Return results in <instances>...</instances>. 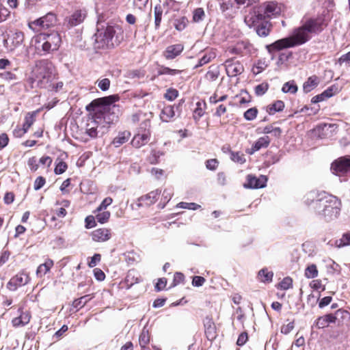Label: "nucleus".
Wrapping results in <instances>:
<instances>
[{"label": "nucleus", "instance_id": "nucleus-64", "mask_svg": "<svg viewBox=\"0 0 350 350\" xmlns=\"http://www.w3.org/2000/svg\"><path fill=\"white\" fill-rule=\"evenodd\" d=\"M218 161L215 159H208L206 161V167L208 170H215L218 166Z\"/></svg>", "mask_w": 350, "mask_h": 350}, {"label": "nucleus", "instance_id": "nucleus-37", "mask_svg": "<svg viewBox=\"0 0 350 350\" xmlns=\"http://www.w3.org/2000/svg\"><path fill=\"white\" fill-rule=\"evenodd\" d=\"M163 14V8L160 4H157L154 8V27L156 29H158L160 27Z\"/></svg>", "mask_w": 350, "mask_h": 350}, {"label": "nucleus", "instance_id": "nucleus-10", "mask_svg": "<svg viewBox=\"0 0 350 350\" xmlns=\"http://www.w3.org/2000/svg\"><path fill=\"white\" fill-rule=\"evenodd\" d=\"M44 33H39L31 38L30 47L33 49L36 53L39 55H45L48 53L47 47L45 45Z\"/></svg>", "mask_w": 350, "mask_h": 350}, {"label": "nucleus", "instance_id": "nucleus-60", "mask_svg": "<svg viewBox=\"0 0 350 350\" xmlns=\"http://www.w3.org/2000/svg\"><path fill=\"white\" fill-rule=\"evenodd\" d=\"M204 115V110L202 107V103L198 102L196 103V108L194 110L193 118L196 120H198Z\"/></svg>", "mask_w": 350, "mask_h": 350}, {"label": "nucleus", "instance_id": "nucleus-15", "mask_svg": "<svg viewBox=\"0 0 350 350\" xmlns=\"http://www.w3.org/2000/svg\"><path fill=\"white\" fill-rule=\"evenodd\" d=\"M267 178L265 176L261 175L258 178L249 174L247 176V182L243 184V187L247 189H259L266 186Z\"/></svg>", "mask_w": 350, "mask_h": 350}, {"label": "nucleus", "instance_id": "nucleus-22", "mask_svg": "<svg viewBox=\"0 0 350 350\" xmlns=\"http://www.w3.org/2000/svg\"><path fill=\"white\" fill-rule=\"evenodd\" d=\"M205 334L208 340H213L216 338V327L211 318L206 317L204 320Z\"/></svg>", "mask_w": 350, "mask_h": 350}, {"label": "nucleus", "instance_id": "nucleus-48", "mask_svg": "<svg viewBox=\"0 0 350 350\" xmlns=\"http://www.w3.org/2000/svg\"><path fill=\"white\" fill-rule=\"evenodd\" d=\"M178 96V91L174 88H169L167 90L164 97L170 101L175 100Z\"/></svg>", "mask_w": 350, "mask_h": 350}, {"label": "nucleus", "instance_id": "nucleus-56", "mask_svg": "<svg viewBox=\"0 0 350 350\" xmlns=\"http://www.w3.org/2000/svg\"><path fill=\"white\" fill-rule=\"evenodd\" d=\"M247 48V44L243 42H238L234 47H233L230 52L234 54L241 55L243 53V49H245Z\"/></svg>", "mask_w": 350, "mask_h": 350}, {"label": "nucleus", "instance_id": "nucleus-59", "mask_svg": "<svg viewBox=\"0 0 350 350\" xmlns=\"http://www.w3.org/2000/svg\"><path fill=\"white\" fill-rule=\"evenodd\" d=\"M10 14V12L9 11V10L7 8H5L3 5L0 3V23H2L7 20Z\"/></svg>", "mask_w": 350, "mask_h": 350}, {"label": "nucleus", "instance_id": "nucleus-50", "mask_svg": "<svg viewBox=\"0 0 350 350\" xmlns=\"http://www.w3.org/2000/svg\"><path fill=\"white\" fill-rule=\"evenodd\" d=\"M269 89V85L266 83H260L255 87V94L257 96H262Z\"/></svg>", "mask_w": 350, "mask_h": 350}, {"label": "nucleus", "instance_id": "nucleus-39", "mask_svg": "<svg viewBox=\"0 0 350 350\" xmlns=\"http://www.w3.org/2000/svg\"><path fill=\"white\" fill-rule=\"evenodd\" d=\"M297 90V85L294 81H289L285 83L282 88V91L284 93L295 94Z\"/></svg>", "mask_w": 350, "mask_h": 350}, {"label": "nucleus", "instance_id": "nucleus-46", "mask_svg": "<svg viewBox=\"0 0 350 350\" xmlns=\"http://www.w3.org/2000/svg\"><path fill=\"white\" fill-rule=\"evenodd\" d=\"M182 71L176 69H171L168 67L162 66L159 70V75H176Z\"/></svg>", "mask_w": 350, "mask_h": 350}, {"label": "nucleus", "instance_id": "nucleus-7", "mask_svg": "<svg viewBox=\"0 0 350 350\" xmlns=\"http://www.w3.org/2000/svg\"><path fill=\"white\" fill-rule=\"evenodd\" d=\"M57 23L56 15L53 12H49L44 16L28 23V27L33 31L38 32L42 29L54 27Z\"/></svg>", "mask_w": 350, "mask_h": 350}, {"label": "nucleus", "instance_id": "nucleus-14", "mask_svg": "<svg viewBox=\"0 0 350 350\" xmlns=\"http://www.w3.org/2000/svg\"><path fill=\"white\" fill-rule=\"evenodd\" d=\"M85 17V11L77 10L70 15L66 17L64 24L68 27H73L83 23Z\"/></svg>", "mask_w": 350, "mask_h": 350}, {"label": "nucleus", "instance_id": "nucleus-63", "mask_svg": "<svg viewBox=\"0 0 350 350\" xmlns=\"http://www.w3.org/2000/svg\"><path fill=\"white\" fill-rule=\"evenodd\" d=\"M294 327V321L290 322L286 325H283L281 327L280 332L283 334H288L293 329Z\"/></svg>", "mask_w": 350, "mask_h": 350}, {"label": "nucleus", "instance_id": "nucleus-24", "mask_svg": "<svg viewBox=\"0 0 350 350\" xmlns=\"http://www.w3.org/2000/svg\"><path fill=\"white\" fill-rule=\"evenodd\" d=\"M131 133L129 131L119 132L118 135L113 138L112 144L114 145V146L116 148L120 147L122 144L127 142L131 138Z\"/></svg>", "mask_w": 350, "mask_h": 350}, {"label": "nucleus", "instance_id": "nucleus-30", "mask_svg": "<svg viewBox=\"0 0 350 350\" xmlns=\"http://www.w3.org/2000/svg\"><path fill=\"white\" fill-rule=\"evenodd\" d=\"M53 266V261L51 259H47L44 263L39 265L37 269L36 274L38 277H42L46 274Z\"/></svg>", "mask_w": 350, "mask_h": 350}, {"label": "nucleus", "instance_id": "nucleus-55", "mask_svg": "<svg viewBox=\"0 0 350 350\" xmlns=\"http://www.w3.org/2000/svg\"><path fill=\"white\" fill-rule=\"evenodd\" d=\"M280 287L282 290H288L293 286V280L290 277L284 278L280 283Z\"/></svg>", "mask_w": 350, "mask_h": 350}, {"label": "nucleus", "instance_id": "nucleus-43", "mask_svg": "<svg viewBox=\"0 0 350 350\" xmlns=\"http://www.w3.org/2000/svg\"><path fill=\"white\" fill-rule=\"evenodd\" d=\"M205 17V12L202 8H198L194 10L193 12V21L195 23H199L204 20Z\"/></svg>", "mask_w": 350, "mask_h": 350}, {"label": "nucleus", "instance_id": "nucleus-38", "mask_svg": "<svg viewBox=\"0 0 350 350\" xmlns=\"http://www.w3.org/2000/svg\"><path fill=\"white\" fill-rule=\"evenodd\" d=\"M334 319H336V323H340L344 320H347L350 319V314L348 311L345 310L339 309L336 310V312L333 314Z\"/></svg>", "mask_w": 350, "mask_h": 350}, {"label": "nucleus", "instance_id": "nucleus-41", "mask_svg": "<svg viewBox=\"0 0 350 350\" xmlns=\"http://www.w3.org/2000/svg\"><path fill=\"white\" fill-rule=\"evenodd\" d=\"M308 279L314 278L318 275V270L316 265L312 264L306 267L304 273Z\"/></svg>", "mask_w": 350, "mask_h": 350}, {"label": "nucleus", "instance_id": "nucleus-54", "mask_svg": "<svg viewBox=\"0 0 350 350\" xmlns=\"http://www.w3.org/2000/svg\"><path fill=\"white\" fill-rule=\"evenodd\" d=\"M235 3V0H221L220 3V9L222 12H226V10L232 8Z\"/></svg>", "mask_w": 350, "mask_h": 350}, {"label": "nucleus", "instance_id": "nucleus-31", "mask_svg": "<svg viewBox=\"0 0 350 350\" xmlns=\"http://www.w3.org/2000/svg\"><path fill=\"white\" fill-rule=\"evenodd\" d=\"M219 70L218 66H211L206 73L204 78L210 82L215 81L219 76Z\"/></svg>", "mask_w": 350, "mask_h": 350}, {"label": "nucleus", "instance_id": "nucleus-25", "mask_svg": "<svg viewBox=\"0 0 350 350\" xmlns=\"http://www.w3.org/2000/svg\"><path fill=\"white\" fill-rule=\"evenodd\" d=\"M216 57V53L213 49L206 50L202 57L199 59L198 63L195 66V68L207 64Z\"/></svg>", "mask_w": 350, "mask_h": 350}, {"label": "nucleus", "instance_id": "nucleus-32", "mask_svg": "<svg viewBox=\"0 0 350 350\" xmlns=\"http://www.w3.org/2000/svg\"><path fill=\"white\" fill-rule=\"evenodd\" d=\"M319 79L317 76L313 75L310 77L308 80L304 83L303 89L306 93L310 92L315 88L319 84Z\"/></svg>", "mask_w": 350, "mask_h": 350}, {"label": "nucleus", "instance_id": "nucleus-35", "mask_svg": "<svg viewBox=\"0 0 350 350\" xmlns=\"http://www.w3.org/2000/svg\"><path fill=\"white\" fill-rule=\"evenodd\" d=\"M271 23L268 21L261 23L256 27V33L259 36L266 37L269 34L271 29Z\"/></svg>", "mask_w": 350, "mask_h": 350}, {"label": "nucleus", "instance_id": "nucleus-1", "mask_svg": "<svg viewBox=\"0 0 350 350\" xmlns=\"http://www.w3.org/2000/svg\"><path fill=\"white\" fill-rule=\"evenodd\" d=\"M119 100L120 96L113 94L94 99L86 106L87 111L93 112L86 124V133L90 137L98 136V129L100 126L105 127L118 120L120 109L116 103Z\"/></svg>", "mask_w": 350, "mask_h": 350}, {"label": "nucleus", "instance_id": "nucleus-57", "mask_svg": "<svg viewBox=\"0 0 350 350\" xmlns=\"http://www.w3.org/2000/svg\"><path fill=\"white\" fill-rule=\"evenodd\" d=\"M67 164L62 161H59L55 167L54 172L55 174H63L67 169Z\"/></svg>", "mask_w": 350, "mask_h": 350}, {"label": "nucleus", "instance_id": "nucleus-12", "mask_svg": "<svg viewBox=\"0 0 350 350\" xmlns=\"http://www.w3.org/2000/svg\"><path fill=\"white\" fill-rule=\"evenodd\" d=\"M30 280L29 276L25 272H21L13 276L7 284V288L10 291H14L18 288L25 286Z\"/></svg>", "mask_w": 350, "mask_h": 350}, {"label": "nucleus", "instance_id": "nucleus-40", "mask_svg": "<svg viewBox=\"0 0 350 350\" xmlns=\"http://www.w3.org/2000/svg\"><path fill=\"white\" fill-rule=\"evenodd\" d=\"M350 245V232L343 234L341 239L335 241V246L341 247Z\"/></svg>", "mask_w": 350, "mask_h": 350}, {"label": "nucleus", "instance_id": "nucleus-42", "mask_svg": "<svg viewBox=\"0 0 350 350\" xmlns=\"http://www.w3.org/2000/svg\"><path fill=\"white\" fill-rule=\"evenodd\" d=\"M230 159L239 164H243L246 161L243 153L234 151H230Z\"/></svg>", "mask_w": 350, "mask_h": 350}, {"label": "nucleus", "instance_id": "nucleus-52", "mask_svg": "<svg viewBox=\"0 0 350 350\" xmlns=\"http://www.w3.org/2000/svg\"><path fill=\"white\" fill-rule=\"evenodd\" d=\"M61 204L64 206V207H61L58 209L56 210V212H55V215L59 217H64L67 214V212L65 209L64 207H67L69 206L70 204V202L68 200H64Z\"/></svg>", "mask_w": 350, "mask_h": 350}, {"label": "nucleus", "instance_id": "nucleus-34", "mask_svg": "<svg viewBox=\"0 0 350 350\" xmlns=\"http://www.w3.org/2000/svg\"><path fill=\"white\" fill-rule=\"evenodd\" d=\"M273 277V273L268 271L267 268L262 269L258 271V278L262 282L270 283L272 282Z\"/></svg>", "mask_w": 350, "mask_h": 350}, {"label": "nucleus", "instance_id": "nucleus-18", "mask_svg": "<svg viewBox=\"0 0 350 350\" xmlns=\"http://www.w3.org/2000/svg\"><path fill=\"white\" fill-rule=\"evenodd\" d=\"M91 237L94 241L105 242L111 239V231L105 228H98L91 232Z\"/></svg>", "mask_w": 350, "mask_h": 350}, {"label": "nucleus", "instance_id": "nucleus-16", "mask_svg": "<svg viewBox=\"0 0 350 350\" xmlns=\"http://www.w3.org/2000/svg\"><path fill=\"white\" fill-rule=\"evenodd\" d=\"M226 74L229 77H236L241 75L243 70V66L239 61L228 59L224 64Z\"/></svg>", "mask_w": 350, "mask_h": 350}, {"label": "nucleus", "instance_id": "nucleus-58", "mask_svg": "<svg viewBox=\"0 0 350 350\" xmlns=\"http://www.w3.org/2000/svg\"><path fill=\"white\" fill-rule=\"evenodd\" d=\"M97 85H98V87L102 91H107V90H109V86H110V80L107 78H105L101 80H98Z\"/></svg>", "mask_w": 350, "mask_h": 350}, {"label": "nucleus", "instance_id": "nucleus-62", "mask_svg": "<svg viewBox=\"0 0 350 350\" xmlns=\"http://www.w3.org/2000/svg\"><path fill=\"white\" fill-rule=\"evenodd\" d=\"M113 202V200L110 197L105 198L99 205V206L96 208V211H102L107 208Z\"/></svg>", "mask_w": 350, "mask_h": 350}, {"label": "nucleus", "instance_id": "nucleus-61", "mask_svg": "<svg viewBox=\"0 0 350 350\" xmlns=\"http://www.w3.org/2000/svg\"><path fill=\"white\" fill-rule=\"evenodd\" d=\"M0 78L7 81H12L17 79L16 75L12 72H4L1 73Z\"/></svg>", "mask_w": 350, "mask_h": 350}, {"label": "nucleus", "instance_id": "nucleus-23", "mask_svg": "<svg viewBox=\"0 0 350 350\" xmlns=\"http://www.w3.org/2000/svg\"><path fill=\"white\" fill-rule=\"evenodd\" d=\"M18 312L20 313L19 317H17L12 319V323L13 326H24L29 323L31 319V315L29 312L27 311L23 312L22 308L18 309Z\"/></svg>", "mask_w": 350, "mask_h": 350}, {"label": "nucleus", "instance_id": "nucleus-6", "mask_svg": "<svg viewBox=\"0 0 350 350\" xmlns=\"http://www.w3.org/2000/svg\"><path fill=\"white\" fill-rule=\"evenodd\" d=\"M329 20L328 11L324 10L321 14L306 19L303 24L311 35L317 34L327 26Z\"/></svg>", "mask_w": 350, "mask_h": 350}, {"label": "nucleus", "instance_id": "nucleus-28", "mask_svg": "<svg viewBox=\"0 0 350 350\" xmlns=\"http://www.w3.org/2000/svg\"><path fill=\"white\" fill-rule=\"evenodd\" d=\"M336 128L337 126L335 124H322L317 126L314 131L321 138H324L329 132L334 131Z\"/></svg>", "mask_w": 350, "mask_h": 350}, {"label": "nucleus", "instance_id": "nucleus-29", "mask_svg": "<svg viewBox=\"0 0 350 350\" xmlns=\"http://www.w3.org/2000/svg\"><path fill=\"white\" fill-rule=\"evenodd\" d=\"M174 108V105H167L164 107L160 114L161 120L163 122H168L175 116Z\"/></svg>", "mask_w": 350, "mask_h": 350}, {"label": "nucleus", "instance_id": "nucleus-20", "mask_svg": "<svg viewBox=\"0 0 350 350\" xmlns=\"http://www.w3.org/2000/svg\"><path fill=\"white\" fill-rule=\"evenodd\" d=\"M161 191L159 189H156L154 191H150L148 194L145 196H141L139 199V206H150L154 204L160 195Z\"/></svg>", "mask_w": 350, "mask_h": 350}, {"label": "nucleus", "instance_id": "nucleus-45", "mask_svg": "<svg viewBox=\"0 0 350 350\" xmlns=\"http://www.w3.org/2000/svg\"><path fill=\"white\" fill-rule=\"evenodd\" d=\"M258 114V109L256 107H252L245 111L243 117L246 120L252 121L254 120Z\"/></svg>", "mask_w": 350, "mask_h": 350}, {"label": "nucleus", "instance_id": "nucleus-13", "mask_svg": "<svg viewBox=\"0 0 350 350\" xmlns=\"http://www.w3.org/2000/svg\"><path fill=\"white\" fill-rule=\"evenodd\" d=\"M264 19L276 17L281 13L280 6L275 2H267L259 8Z\"/></svg>", "mask_w": 350, "mask_h": 350}, {"label": "nucleus", "instance_id": "nucleus-11", "mask_svg": "<svg viewBox=\"0 0 350 350\" xmlns=\"http://www.w3.org/2000/svg\"><path fill=\"white\" fill-rule=\"evenodd\" d=\"M331 168L338 176L350 173V157H341L336 160L332 164Z\"/></svg>", "mask_w": 350, "mask_h": 350}, {"label": "nucleus", "instance_id": "nucleus-36", "mask_svg": "<svg viewBox=\"0 0 350 350\" xmlns=\"http://www.w3.org/2000/svg\"><path fill=\"white\" fill-rule=\"evenodd\" d=\"M284 108V103L282 100H277L274 103L269 105L267 107V111L270 115L274 114L275 112L282 111Z\"/></svg>", "mask_w": 350, "mask_h": 350}, {"label": "nucleus", "instance_id": "nucleus-2", "mask_svg": "<svg viewBox=\"0 0 350 350\" xmlns=\"http://www.w3.org/2000/svg\"><path fill=\"white\" fill-rule=\"evenodd\" d=\"M303 202L326 221L337 219L340 213V200L325 191H310L304 196Z\"/></svg>", "mask_w": 350, "mask_h": 350}, {"label": "nucleus", "instance_id": "nucleus-27", "mask_svg": "<svg viewBox=\"0 0 350 350\" xmlns=\"http://www.w3.org/2000/svg\"><path fill=\"white\" fill-rule=\"evenodd\" d=\"M270 144V139L268 136H263L258 139V140L254 144L249 154H252L255 152L260 150L262 148H267Z\"/></svg>", "mask_w": 350, "mask_h": 350}, {"label": "nucleus", "instance_id": "nucleus-19", "mask_svg": "<svg viewBox=\"0 0 350 350\" xmlns=\"http://www.w3.org/2000/svg\"><path fill=\"white\" fill-rule=\"evenodd\" d=\"M184 49L181 44L168 46L163 52V56L167 59H173L178 56Z\"/></svg>", "mask_w": 350, "mask_h": 350}, {"label": "nucleus", "instance_id": "nucleus-5", "mask_svg": "<svg viewBox=\"0 0 350 350\" xmlns=\"http://www.w3.org/2000/svg\"><path fill=\"white\" fill-rule=\"evenodd\" d=\"M94 36L96 48L110 49L122 42L123 31L118 25H107L105 29H98Z\"/></svg>", "mask_w": 350, "mask_h": 350}, {"label": "nucleus", "instance_id": "nucleus-8", "mask_svg": "<svg viewBox=\"0 0 350 350\" xmlns=\"http://www.w3.org/2000/svg\"><path fill=\"white\" fill-rule=\"evenodd\" d=\"M24 40V34L22 31H17L4 37L3 45L5 48L10 51H14L16 48L21 46Z\"/></svg>", "mask_w": 350, "mask_h": 350}, {"label": "nucleus", "instance_id": "nucleus-44", "mask_svg": "<svg viewBox=\"0 0 350 350\" xmlns=\"http://www.w3.org/2000/svg\"><path fill=\"white\" fill-rule=\"evenodd\" d=\"M98 213L96 215L95 218L98 221V222L100 224H105L107 221H108L111 213L109 211H98Z\"/></svg>", "mask_w": 350, "mask_h": 350}, {"label": "nucleus", "instance_id": "nucleus-9", "mask_svg": "<svg viewBox=\"0 0 350 350\" xmlns=\"http://www.w3.org/2000/svg\"><path fill=\"white\" fill-rule=\"evenodd\" d=\"M44 40L48 53L57 51L62 43L61 36L57 31H52L49 33H44Z\"/></svg>", "mask_w": 350, "mask_h": 350}, {"label": "nucleus", "instance_id": "nucleus-49", "mask_svg": "<svg viewBox=\"0 0 350 350\" xmlns=\"http://www.w3.org/2000/svg\"><path fill=\"white\" fill-rule=\"evenodd\" d=\"M88 300V295L83 296L74 300L72 302V306L76 308H81L85 305Z\"/></svg>", "mask_w": 350, "mask_h": 350}, {"label": "nucleus", "instance_id": "nucleus-47", "mask_svg": "<svg viewBox=\"0 0 350 350\" xmlns=\"http://www.w3.org/2000/svg\"><path fill=\"white\" fill-rule=\"evenodd\" d=\"M187 22L188 21L186 17H181L175 20L174 27L177 30L182 31L186 27Z\"/></svg>", "mask_w": 350, "mask_h": 350}, {"label": "nucleus", "instance_id": "nucleus-3", "mask_svg": "<svg viewBox=\"0 0 350 350\" xmlns=\"http://www.w3.org/2000/svg\"><path fill=\"white\" fill-rule=\"evenodd\" d=\"M55 76L56 72L53 64L46 59H42L36 63L29 81L32 88H48L51 87Z\"/></svg>", "mask_w": 350, "mask_h": 350}, {"label": "nucleus", "instance_id": "nucleus-4", "mask_svg": "<svg viewBox=\"0 0 350 350\" xmlns=\"http://www.w3.org/2000/svg\"><path fill=\"white\" fill-rule=\"evenodd\" d=\"M310 38V33L305 27V25L302 24L301 27L295 29L290 36L278 40L267 45V49L269 53H273L284 49L301 45L308 42Z\"/></svg>", "mask_w": 350, "mask_h": 350}, {"label": "nucleus", "instance_id": "nucleus-53", "mask_svg": "<svg viewBox=\"0 0 350 350\" xmlns=\"http://www.w3.org/2000/svg\"><path fill=\"white\" fill-rule=\"evenodd\" d=\"M177 206L179 208H187V209H189V210H197L198 208H199L200 207V206L199 204H197L196 203H193V202L189 203V202H184L178 203Z\"/></svg>", "mask_w": 350, "mask_h": 350}, {"label": "nucleus", "instance_id": "nucleus-33", "mask_svg": "<svg viewBox=\"0 0 350 350\" xmlns=\"http://www.w3.org/2000/svg\"><path fill=\"white\" fill-rule=\"evenodd\" d=\"M150 342V334L148 329L144 327L139 337V343L142 348V350H149L146 345Z\"/></svg>", "mask_w": 350, "mask_h": 350}, {"label": "nucleus", "instance_id": "nucleus-21", "mask_svg": "<svg viewBox=\"0 0 350 350\" xmlns=\"http://www.w3.org/2000/svg\"><path fill=\"white\" fill-rule=\"evenodd\" d=\"M262 20H265L262 13L258 9L257 11L254 10L246 15L244 21L248 27H252Z\"/></svg>", "mask_w": 350, "mask_h": 350}, {"label": "nucleus", "instance_id": "nucleus-17", "mask_svg": "<svg viewBox=\"0 0 350 350\" xmlns=\"http://www.w3.org/2000/svg\"><path fill=\"white\" fill-rule=\"evenodd\" d=\"M150 139V132L144 129L142 133L139 131L131 140V145L135 148H139L148 143Z\"/></svg>", "mask_w": 350, "mask_h": 350}, {"label": "nucleus", "instance_id": "nucleus-51", "mask_svg": "<svg viewBox=\"0 0 350 350\" xmlns=\"http://www.w3.org/2000/svg\"><path fill=\"white\" fill-rule=\"evenodd\" d=\"M35 121L34 116L33 114L28 113L26 115L25 118V122L23 124V128L25 129V131L27 132L31 126L33 124Z\"/></svg>", "mask_w": 350, "mask_h": 350}, {"label": "nucleus", "instance_id": "nucleus-26", "mask_svg": "<svg viewBox=\"0 0 350 350\" xmlns=\"http://www.w3.org/2000/svg\"><path fill=\"white\" fill-rule=\"evenodd\" d=\"M329 323H336V319H334L333 314L319 317L315 322V325L317 328L321 329L327 327Z\"/></svg>", "mask_w": 350, "mask_h": 350}]
</instances>
